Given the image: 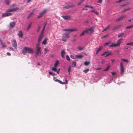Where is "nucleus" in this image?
<instances>
[{"label":"nucleus","mask_w":133,"mask_h":133,"mask_svg":"<svg viewBox=\"0 0 133 133\" xmlns=\"http://www.w3.org/2000/svg\"><path fill=\"white\" fill-rule=\"evenodd\" d=\"M41 47L39 46V43L37 44L36 45V47L35 54L36 57L38 56H40L41 55Z\"/></svg>","instance_id":"1"},{"label":"nucleus","mask_w":133,"mask_h":133,"mask_svg":"<svg viewBox=\"0 0 133 133\" xmlns=\"http://www.w3.org/2000/svg\"><path fill=\"white\" fill-rule=\"evenodd\" d=\"M70 32L64 34L62 36V40L64 42H66L68 39L69 37Z\"/></svg>","instance_id":"2"},{"label":"nucleus","mask_w":133,"mask_h":133,"mask_svg":"<svg viewBox=\"0 0 133 133\" xmlns=\"http://www.w3.org/2000/svg\"><path fill=\"white\" fill-rule=\"evenodd\" d=\"M122 39V38H121L117 41V43L115 44H112L111 45H109L108 46L109 47H113L117 46L119 45L122 42L121 41Z\"/></svg>","instance_id":"3"},{"label":"nucleus","mask_w":133,"mask_h":133,"mask_svg":"<svg viewBox=\"0 0 133 133\" xmlns=\"http://www.w3.org/2000/svg\"><path fill=\"white\" fill-rule=\"evenodd\" d=\"M85 33L87 35L92 33L94 31V27H91L89 29L85 30Z\"/></svg>","instance_id":"4"},{"label":"nucleus","mask_w":133,"mask_h":133,"mask_svg":"<svg viewBox=\"0 0 133 133\" xmlns=\"http://www.w3.org/2000/svg\"><path fill=\"white\" fill-rule=\"evenodd\" d=\"M53 80L55 81V82H58L59 83H60V84H68V80L66 79H65V82H63L61 81L56 79L55 77H53Z\"/></svg>","instance_id":"5"},{"label":"nucleus","mask_w":133,"mask_h":133,"mask_svg":"<svg viewBox=\"0 0 133 133\" xmlns=\"http://www.w3.org/2000/svg\"><path fill=\"white\" fill-rule=\"evenodd\" d=\"M28 47H24L21 50L22 53L24 55H26L28 53Z\"/></svg>","instance_id":"6"},{"label":"nucleus","mask_w":133,"mask_h":133,"mask_svg":"<svg viewBox=\"0 0 133 133\" xmlns=\"http://www.w3.org/2000/svg\"><path fill=\"white\" fill-rule=\"evenodd\" d=\"M63 30L64 31H69L71 32L74 31H77V29L75 28L72 29H64Z\"/></svg>","instance_id":"7"},{"label":"nucleus","mask_w":133,"mask_h":133,"mask_svg":"<svg viewBox=\"0 0 133 133\" xmlns=\"http://www.w3.org/2000/svg\"><path fill=\"white\" fill-rule=\"evenodd\" d=\"M12 45V46L15 49H17V44L15 40H14L13 41Z\"/></svg>","instance_id":"8"},{"label":"nucleus","mask_w":133,"mask_h":133,"mask_svg":"<svg viewBox=\"0 0 133 133\" xmlns=\"http://www.w3.org/2000/svg\"><path fill=\"white\" fill-rule=\"evenodd\" d=\"M47 11L46 9L44 10L43 11L41 12L39 15L37 16V17L38 18L41 17L43 15V14Z\"/></svg>","instance_id":"9"},{"label":"nucleus","mask_w":133,"mask_h":133,"mask_svg":"<svg viewBox=\"0 0 133 133\" xmlns=\"http://www.w3.org/2000/svg\"><path fill=\"white\" fill-rule=\"evenodd\" d=\"M34 50L31 47H29L28 49V53L33 54L34 53Z\"/></svg>","instance_id":"10"},{"label":"nucleus","mask_w":133,"mask_h":133,"mask_svg":"<svg viewBox=\"0 0 133 133\" xmlns=\"http://www.w3.org/2000/svg\"><path fill=\"white\" fill-rule=\"evenodd\" d=\"M126 15H123L121 16L120 17L118 18L116 21V22H118L121 20L122 19H123L125 17Z\"/></svg>","instance_id":"11"},{"label":"nucleus","mask_w":133,"mask_h":133,"mask_svg":"<svg viewBox=\"0 0 133 133\" xmlns=\"http://www.w3.org/2000/svg\"><path fill=\"white\" fill-rule=\"evenodd\" d=\"M120 74L121 75L123 74L124 72V66H120Z\"/></svg>","instance_id":"12"},{"label":"nucleus","mask_w":133,"mask_h":133,"mask_svg":"<svg viewBox=\"0 0 133 133\" xmlns=\"http://www.w3.org/2000/svg\"><path fill=\"white\" fill-rule=\"evenodd\" d=\"M18 9L17 8H16L13 9H9L7 11V12H13L16 10Z\"/></svg>","instance_id":"13"},{"label":"nucleus","mask_w":133,"mask_h":133,"mask_svg":"<svg viewBox=\"0 0 133 133\" xmlns=\"http://www.w3.org/2000/svg\"><path fill=\"white\" fill-rule=\"evenodd\" d=\"M62 17L65 20L71 18V17L69 16H62Z\"/></svg>","instance_id":"14"},{"label":"nucleus","mask_w":133,"mask_h":133,"mask_svg":"<svg viewBox=\"0 0 133 133\" xmlns=\"http://www.w3.org/2000/svg\"><path fill=\"white\" fill-rule=\"evenodd\" d=\"M74 6L73 5H68L66 6H65L63 7V9L66 10L69 8H72Z\"/></svg>","instance_id":"15"},{"label":"nucleus","mask_w":133,"mask_h":133,"mask_svg":"<svg viewBox=\"0 0 133 133\" xmlns=\"http://www.w3.org/2000/svg\"><path fill=\"white\" fill-rule=\"evenodd\" d=\"M46 23H45L44 24V25H43V27L42 30V31H41V33L43 34V31L45 29V27L46 26Z\"/></svg>","instance_id":"16"},{"label":"nucleus","mask_w":133,"mask_h":133,"mask_svg":"<svg viewBox=\"0 0 133 133\" xmlns=\"http://www.w3.org/2000/svg\"><path fill=\"white\" fill-rule=\"evenodd\" d=\"M65 51L64 50H62L61 51V57L62 58H64V55L65 54Z\"/></svg>","instance_id":"17"},{"label":"nucleus","mask_w":133,"mask_h":133,"mask_svg":"<svg viewBox=\"0 0 133 133\" xmlns=\"http://www.w3.org/2000/svg\"><path fill=\"white\" fill-rule=\"evenodd\" d=\"M15 25V24L14 22H12L10 23V28L14 27Z\"/></svg>","instance_id":"18"},{"label":"nucleus","mask_w":133,"mask_h":133,"mask_svg":"<svg viewBox=\"0 0 133 133\" xmlns=\"http://www.w3.org/2000/svg\"><path fill=\"white\" fill-rule=\"evenodd\" d=\"M43 34L41 33L40 35L39 36L38 38V42L39 43L40 41L41 40V39L43 37Z\"/></svg>","instance_id":"19"},{"label":"nucleus","mask_w":133,"mask_h":133,"mask_svg":"<svg viewBox=\"0 0 133 133\" xmlns=\"http://www.w3.org/2000/svg\"><path fill=\"white\" fill-rule=\"evenodd\" d=\"M11 14L10 13H5L3 14V17H6L11 16Z\"/></svg>","instance_id":"20"},{"label":"nucleus","mask_w":133,"mask_h":133,"mask_svg":"<svg viewBox=\"0 0 133 133\" xmlns=\"http://www.w3.org/2000/svg\"><path fill=\"white\" fill-rule=\"evenodd\" d=\"M18 35L19 36V37H20L22 38V37L23 34L22 31H20L19 32Z\"/></svg>","instance_id":"21"},{"label":"nucleus","mask_w":133,"mask_h":133,"mask_svg":"<svg viewBox=\"0 0 133 133\" xmlns=\"http://www.w3.org/2000/svg\"><path fill=\"white\" fill-rule=\"evenodd\" d=\"M131 9V8H127L126 9H124L122 10V12H125L127 11H128V10H129L130 9Z\"/></svg>","instance_id":"22"},{"label":"nucleus","mask_w":133,"mask_h":133,"mask_svg":"<svg viewBox=\"0 0 133 133\" xmlns=\"http://www.w3.org/2000/svg\"><path fill=\"white\" fill-rule=\"evenodd\" d=\"M110 27V25H108L104 29H103V30L102 31L104 32V31H106L108 30L109 28Z\"/></svg>","instance_id":"23"},{"label":"nucleus","mask_w":133,"mask_h":133,"mask_svg":"<svg viewBox=\"0 0 133 133\" xmlns=\"http://www.w3.org/2000/svg\"><path fill=\"white\" fill-rule=\"evenodd\" d=\"M0 41L1 44L2 45V47L3 48H5L6 46V45L4 44H3V43L2 41L0 39Z\"/></svg>","instance_id":"24"},{"label":"nucleus","mask_w":133,"mask_h":133,"mask_svg":"<svg viewBox=\"0 0 133 133\" xmlns=\"http://www.w3.org/2000/svg\"><path fill=\"white\" fill-rule=\"evenodd\" d=\"M102 48V46H100L98 49L97 50L96 52V54H97L100 51Z\"/></svg>","instance_id":"25"},{"label":"nucleus","mask_w":133,"mask_h":133,"mask_svg":"<svg viewBox=\"0 0 133 133\" xmlns=\"http://www.w3.org/2000/svg\"><path fill=\"white\" fill-rule=\"evenodd\" d=\"M58 60H56L54 64V66L55 67H56L58 64Z\"/></svg>","instance_id":"26"},{"label":"nucleus","mask_w":133,"mask_h":133,"mask_svg":"<svg viewBox=\"0 0 133 133\" xmlns=\"http://www.w3.org/2000/svg\"><path fill=\"white\" fill-rule=\"evenodd\" d=\"M89 7V5H86L84 7L83 9V10H87L88 9V8Z\"/></svg>","instance_id":"27"},{"label":"nucleus","mask_w":133,"mask_h":133,"mask_svg":"<svg viewBox=\"0 0 133 133\" xmlns=\"http://www.w3.org/2000/svg\"><path fill=\"white\" fill-rule=\"evenodd\" d=\"M112 52H108L107 53V54L105 56V57H107V56H108L109 55H112Z\"/></svg>","instance_id":"28"},{"label":"nucleus","mask_w":133,"mask_h":133,"mask_svg":"<svg viewBox=\"0 0 133 133\" xmlns=\"http://www.w3.org/2000/svg\"><path fill=\"white\" fill-rule=\"evenodd\" d=\"M46 38H45L44 40L42 42V44H46Z\"/></svg>","instance_id":"29"},{"label":"nucleus","mask_w":133,"mask_h":133,"mask_svg":"<svg viewBox=\"0 0 133 133\" xmlns=\"http://www.w3.org/2000/svg\"><path fill=\"white\" fill-rule=\"evenodd\" d=\"M77 49L79 51H82L83 49V47H81L80 46H79L77 47Z\"/></svg>","instance_id":"30"},{"label":"nucleus","mask_w":133,"mask_h":133,"mask_svg":"<svg viewBox=\"0 0 133 133\" xmlns=\"http://www.w3.org/2000/svg\"><path fill=\"white\" fill-rule=\"evenodd\" d=\"M76 56L78 58H80L83 57V56L81 55H76Z\"/></svg>","instance_id":"31"},{"label":"nucleus","mask_w":133,"mask_h":133,"mask_svg":"<svg viewBox=\"0 0 133 133\" xmlns=\"http://www.w3.org/2000/svg\"><path fill=\"white\" fill-rule=\"evenodd\" d=\"M5 2L7 5H8L10 3V1L9 0H5Z\"/></svg>","instance_id":"32"},{"label":"nucleus","mask_w":133,"mask_h":133,"mask_svg":"<svg viewBox=\"0 0 133 133\" xmlns=\"http://www.w3.org/2000/svg\"><path fill=\"white\" fill-rule=\"evenodd\" d=\"M35 10H33L32 12L30 13L28 16V17L27 18L28 19V18L32 14H33L34 13V11Z\"/></svg>","instance_id":"33"},{"label":"nucleus","mask_w":133,"mask_h":133,"mask_svg":"<svg viewBox=\"0 0 133 133\" xmlns=\"http://www.w3.org/2000/svg\"><path fill=\"white\" fill-rule=\"evenodd\" d=\"M72 66L73 67H75L76 66V63L74 61H72Z\"/></svg>","instance_id":"34"},{"label":"nucleus","mask_w":133,"mask_h":133,"mask_svg":"<svg viewBox=\"0 0 133 133\" xmlns=\"http://www.w3.org/2000/svg\"><path fill=\"white\" fill-rule=\"evenodd\" d=\"M84 0H81L80 2L77 3V6H79V5H81L82 3L83 2Z\"/></svg>","instance_id":"35"},{"label":"nucleus","mask_w":133,"mask_h":133,"mask_svg":"<svg viewBox=\"0 0 133 133\" xmlns=\"http://www.w3.org/2000/svg\"><path fill=\"white\" fill-rule=\"evenodd\" d=\"M85 33V30L83 31L82 32V33L80 34V36H82L84 35Z\"/></svg>","instance_id":"36"},{"label":"nucleus","mask_w":133,"mask_h":133,"mask_svg":"<svg viewBox=\"0 0 133 133\" xmlns=\"http://www.w3.org/2000/svg\"><path fill=\"white\" fill-rule=\"evenodd\" d=\"M31 24H29L28 26V27L27 28V29H26V31H28L30 29V27H31Z\"/></svg>","instance_id":"37"},{"label":"nucleus","mask_w":133,"mask_h":133,"mask_svg":"<svg viewBox=\"0 0 133 133\" xmlns=\"http://www.w3.org/2000/svg\"><path fill=\"white\" fill-rule=\"evenodd\" d=\"M133 27V25L127 26V27H126L125 28L126 29H130V28H132Z\"/></svg>","instance_id":"38"},{"label":"nucleus","mask_w":133,"mask_h":133,"mask_svg":"<svg viewBox=\"0 0 133 133\" xmlns=\"http://www.w3.org/2000/svg\"><path fill=\"white\" fill-rule=\"evenodd\" d=\"M56 67H55V66L54 67H53L52 68V70L54 71H57V69L56 68Z\"/></svg>","instance_id":"39"},{"label":"nucleus","mask_w":133,"mask_h":133,"mask_svg":"<svg viewBox=\"0 0 133 133\" xmlns=\"http://www.w3.org/2000/svg\"><path fill=\"white\" fill-rule=\"evenodd\" d=\"M89 71V69H86L84 70L83 71L85 73L88 72Z\"/></svg>","instance_id":"40"},{"label":"nucleus","mask_w":133,"mask_h":133,"mask_svg":"<svg viewBox=\"0 0 133 133\" xmlns=\"http://www.w3.org/2000/svg\"><path fill=\"white\" fill-rule=\"evenodd\" d=\"M89 63L90 62H89L85 61L84 62V64L85 65L87 66L89 64Z\"/></svg>","instance_id":"41"},{"label":"nucleus","mask_w":133,"mask_h":133,"mask_svg":"<svg viewBox=\"0 0 133 133\" xmlns=\"http://www.w3.org/2000/svg\"><path fill=\"white\" fill-rule=\"evenodd\" d=\"M109 67L110 66H108L107 67L103 70L104 71H107L108 70Z\"/></svg>","instance_id":"42"},{"label":"nucleus","mask_w":133,"mask_h":133,"mask_svg":"<svg viewBox=\"0 0 133 133\" xmlns=\"http://www.w3.org/2000/svg\"><path fill=\"white\" fill-rule=\"evenodd\" d=\"M119 27L118 26H116L114 27L112 29V30H116Z\"/></svg>","instance_id":"43"},{"label":"nucleus","mask_w":133,"mask_h":133,"mask_svg":"<svg viewBox=\"0 0 133 133\" xmlns=\"http://www.w3.org/2000/svg\"><path fill=\"white\" fill-rule=\"evenodd\" d=\"M126 44L128 45H133V42H131L130 43H127Z\"/></svg>","instance_id":"44"},{"label":"nucleus","mask_w":133,"mask_h":133,"mask_svg":"<svg viewBox=\"0 0 133 133\" xmlns=\"http://www.w3.org/2000/svg\"><path fill=\"white\" fill-rule=\"evenodd\" d=\"M121 60L122 61H124L125 62L128 63L129 62L128 61L127 59H122Z\"/></svg>","instance_id":"45"},{"label":"nucleus","mask_w":133,"mask_h":133,"mask_svg":"<svg viewBox=\"0 0 133 133\" xmlns=\"http://www.w3.org/2000/svg\"><path fill=\"white\" fill-rule=\"evenodd\" d=\"M124 34L123 33H121L120 34H119L118 35V37H119L121 36H122Z\"/></svg>","instance_id":"46"},{"label":"nucleus","mask_w":133,"mask_h":133,"mask_svg":"<svg viewBox=\"0 0 133 133\" xmlns=\"http://www.w3.org/2000/svg\"><path fill=\"white\" fill-rule=\"evenodd\" d=\"M70 70H71V67L70 66L68 68V72H69V75L70 74Z\"/></svg>","instance_id":"47"},{"label":"nucleus","mask_w":133,"mask_h":133,"mask_svg":"<svg viewBox=\"0 0 133 133\" xmlns=\"http://www.w3.org/2000/svg\"><path fill=\"white\" fill-rule=\"evenodd\" d=\"M66 59L67 60H70V58L68 55H66Z\"/></svg>","instance_id":"48"},{"label":"nucleus","mask_w":133,"mask_h":133,"mask_svg":"<svg viewBox=\"0 0 133 133\" xmlns=\"http://www.w3.org/2000/svg\"><path fill=\"white\" fill-rule=\"evenodd\" d=\"M128 4V3H127L126 4H123V5H120L119 7H121V6H126V5H127Z\"/></svg>","instance_id":"49"},{"label":"nucleus","mask_w":133,"mask_h":133,"mask_svg":"<svg viewBox=\"0 0 133 133\" xmlns=\"http://www.w3.org/2000/svg\"><path fill=\"white\" fill-rule=\"evenodd\" d=\"M108 36L107 35H105L104 36H102L101 37V38H105L106 37H107Z\"/></svg>","instance_id":"50"},{"label":"nucleus","mask_w":133,"mask_h":133,"mask_svg":"<svg viewBox=\"0 0 133 133\" xmlns=\"http://www.w3.org/2000/svg\"><path fill=\"white\" fill-rule=\"evenodd\" d=\"M108 52L107 51H106L103 53L102 55V56H104L106 54H107Z\"/></svg>","instance_id":"51"},{"label":"nucleus","mask_w":133,"mask_h":133,"mask_svg":"<svg viewBox=\"0 0 133 133\" xmlns=\"http://www.w3.org/2000/svg\"><path fill=\"white\" fill-rule=\"evenodd\" d=\"M110 43L109 42H106L104 43V46H105L106 45H108Z\"/></svg>","instance_id":"52"},{"label":"nucleus","mask_w":133,"mask_h":133,"mask_svg":"<svg viewBox=\"0 0 133 133\" xmlns=\"http://www.w3.org/2000/svg\"><path fill=\"white\" fill-rule=\"evenodd\" d=\"M123 62H121L120 63V66H123Z\"/></svg>","instance_id":"53"},{"label":"nucleus","mask_w":133,"mask_h":133,"mask_svg":"<svg viewBox=\"0 0 133 133\" xmlns=\"http://www.w3.org/2000/svg\"><path fill=\"white\" fill-rule=\"evenodd\" d=\"M102 0H99L98 1H97L98 3H101L102 2Z\"/></svg>","instance_id":"54"},{"label":"nucleus","mask_w":133,"mask_h":133,"mask_svg":"<svg viewBox=\"0 0 133 133\" xmlns=\"http://www.w3.org/2000/svg\"><path fill=\"white\" fill-rule=\"evenodd\" d=\"M88 21H85V22H84V23L85 24H88Z\"/></svg>","instance_id":"55"},{"label":"nucleus","mask_w":133,"mask_h":133,"mask_svg":"<svg viewBox=\"0 0 133 133\" xmlns=\"http://www.w3.org/2000/svg\"><path fill=\"white\" fill-rule=\"evenodd\" d=\"M116 74V72H112L111 74L112 75H114Z\"/></svg>","instance_id":"56"},{"label":"nucleus","mask_w":133,"mask_h":133,"mask_svg":"<svg viewBox=\"0 0 133 133\" xmlns=\"http://www.w3.org/2000/svg\"><path fill=\"white\" fill-rule=\"evenodd\" d=\"M70 57L71 58H73V59H75V58H74V56L72 55H71V56H70Z\"/></svg>","instance_id":"57"},{"label":"nucleus","mask_w":133,"mask_h":133,"mask_svg":"<svg viewBox=\"0 0 133 133\" xmlns=\"http://www.w3.org/2000/svg\"><path fill=\"white\" fill-rule=\"evenodd\" d=\"M59 70L60 69H59L57 71H56L58 74H59Z\"/></svg>","instance_id":"58"},{"label":"nucleus","mask_w":133,"mask_h":133,"mask_svg":"<svg viewBox=\"0 0 133 133\" xmlns=\"http://www.w3.org/2000/svg\"><path fill=\"white\" fill-rule=\"evenodd\" d=\"M7 55L8 56H10L11 54L9 52H7L6 53Z\"/></svg>","instance_id":"59"},{"label":"nucleus","mask_w":133,"mask_h":133,"mask_svg":"<svg viewBox=\"0 0 133 133\" xmlns=\"http://www.w3.org/2000/svg\"><path fill=\"white\" fill-rule=\"evenodd\" d=\"M94 13L96 15H98V12L96 11H95Z\"/></svg>","instance_id":"60"},{"label":"nucleus","mask_w":133,"mask_h":133,"mask_svg":"<svg viewBox=\"0 0 133 133\" xmlns=\"http://www.w3.org/2000/svg\"><path fill=\"white\" fill-rule=\"evenodd\" d=\"M44 50L45 51V52L47 51L48 50V49H46V48Z\"/></svg>","instance_id":"61"},{"label":"nucleus","mask_w":133,"mask_h":133,"mask_svg":"<svg viewBox=\"0 0 133 133\" xmlns=\"http://www.w3.org/2000/svg\"><path fill=\"white\" fill-rule=\"evenodd\" d=\"M49 74L50 75H52V73L51 72H49Z\"/></svg>","instance_id":"62"},{"label":"nucleus","mask_w":133,"mask_h":133,"mask_svg":"<svg viewBox=\"0 0 133 133\" xmlns=\"http://www.w3.org/2000/svg\"><path fill=\"white\" fill-rule=\"evenodd\" d=\"M89 8H91L92 9H93V8L92 6H91L90 5H89Z\"/></svg>","instance_id":"63"},{"label":"nucleus","mask_w":133,"mask_h":133,"mask_svg":"<svg viewBox=\"0 0 133 133\" xmlns=\"http://www.w3.org/2000/svg\"><path fill=\"white\" fill-rule=\"evenodd\" d=\"M10 49L11 50H12V51H14V49H13V48L12 47H10Z\"/></svg>","instance_id":"64"}]
</instances>
